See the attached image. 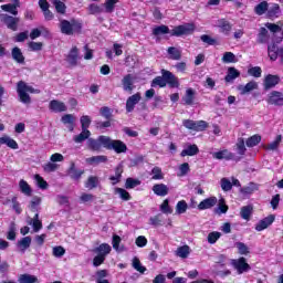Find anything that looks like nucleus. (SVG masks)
Here are the masks:
<instances>
[{
	"instance_id": "1",
	"label": "nucleus",
	"mask_w": 283,
	"mask_h": 283,
	"mask_svg": "<svg viewBox=\"0 0 283 283\" xmlns=\"http://www.w3.org/2000/svg\"><path fill=\"white\" fill-rule=\"evenodd\" d=\"M192 32H196V24L193 23L180 24L172 30H169V27L165 24L153 29L154 36H160L161 34H170V36H189Z\"/></svg>"
},
{
	"instance_id": "2",
	"label": "nucleus",
	"mask_w": 283,
	"mask_h": 283,
	"mask_svg": "<svg viewBox=\"0 0 283 283\" xmlns=\"http://www.w3.org/2000/svg\"><path fill=\"white\" fill-rule=\"evenodd\" d=\"M214 209V213H227L229 211V206H227V201L224 198H220L218 200L217 197H209L207 199H203L197 207L199 211H205L206 209Z\"/></svg>"
},
{
	"instance_id": "3",
	"label": "nucleus",
	"mask_w": 283,
	"mask_h": 283,
	"mask_svg": "<svg viewBox=\"0 0 283 283\" xmlns=\"http://www.w3.org/2000/svg\"><path fill=\"white\" fill-rule=\"evenodd\" d=\"M17 92H18L20 102L24 103V105H30L32 103V98L30 97V94H41L40 90H35L34 87L28 85V83H25L24 81L18 82Z\"/></svg>"
},
{
	"instance_id": "4",
	"label": "nucleus",
	"mask_w": 283,
	"mask_h": 283,
	"mask_svg": "<svg viewBox=\"0 0 283 283\" xmlns=\"http://www.w3.org/2000/svg\"><path fill=\"white\" fill-rule=\"evenodd\" d=\"M60 30L62 34H66V36H72L74 32H77L80 34V32L83 30V23L75 19H72L71 21L61 20Z\"/></svg>"
},
{
	"instance_id": "5",
	"label": "nucleus",
	"mask_w": 283,
	"mask_h": 283,
	"mask_svg": "<svg viewBox=\"0 0 283 283\" xmlns=\"http://www.w3.org/2000/svg\"><path fill=\"white\" fill-rule=\"evenodd\" d=\"M106 149H113L115 154H127V144L120 139H112L107 136Z\"/></svg>"
},
{
	"instance_id": "6",
	"label": "nucleus",
	"mask_w": 283,
	"mask_h": 283,
	"mask_svg": "<svg viewBox=\"0 0 283 283\" xmlns=\"http://www.w3.org/2000/svg\"><path fill=\"white\" fill-rule=\"evenodd\" d=\"M107 149V136L101 135L97 139L88 138L87 148L91 151H101V149Z\"/></svg>"
},
{
	"instance_id": "7",
	"label": "nucleus",
	"mask_w": 283,
	"mask_h": 283,
	"mask_svg": "<svg viewBox=\"0 0 283 283\" xmlns=\"http://www.w3.org/2000/svg\"><path fill=\"white\" fill-rule=\"evenodd\" d=\"M0 21L1 23H4L9 30H12L13 32H17L19 30V18H14L12 15L2 13L0 14Z\"/></svg>"
},
{
	"instance_id": "8",
	"label": "nucleus",
	"mask_w": 283,
	"mask_h": 283,
	"mask_svg": "<svg viewBox=\"0 0 283 283\" xmlns=\"http://www.w3.org/2000/svg\"><path fill=\"white\" fill-rule=\"evenodd\" d=\"M83 174H85V170L76 168V164L71 161L70 167L66 170V175L70 176L71 180H74V182H80Z\"/></svg>"
},
{
	"instance_id": "9",
	"label": "nucleus",
	"mask_w": 283,
	"mask_h": 283,
	"mask_svg": "<svg viewBox=\"0 0 283 283\" xmlns=\"http://www.w3.org/2000/svg\"><path fill=\"white\" fill-rule=\"evenodd\" d=\"M161 75L164 76L166 85H169V87H180V82L178 81V77L170 71L163 69Z\"/></svg>"
},
{
	"instance_id": "10",
	"label": "nucleus",
	"mask_w": 283,
	"mask_h": 283,
	"mask_svg": "<svg viewBox=\"0 0 283 283\" xmlns=\"http://www.w3.org/2000/svg\"><path fill=\"white\" fill-rule=\"evenodd\" d=\"M266 102L269 105H275V107H283V93L279 91H272L268 95Z\"/></svg>"
},
{
	"instance_id": "11",
	"label": "nucleus",
	"mask_w": 283,
	"mask_h": 283,
	"mask_svg": "<svg viewBox=\"0 0 283 283\" xmlns=\"http://www.w3.org/2000/svg\"><path fill=\"white\" fill-rule=\"evenodd\" d=\"M282 39L283 34L281 33V36L276 38L271 44L268 45V55L270 60L277 61V52H280V49L277 48L276 43H282Z\"/></svg>"
},
{
	"instance_id": "12",
	"label": "nucleus",
	"mask_w": 283,
	"mask_h": 283,
	"mask_svg": "<svg viewBox=\"0 0 283 283\" xmlns=\"http://www.w3.org/2000/svg\"><path fill=\"white\" fill-rule=\"evenodd\" d=\"M275 222V214H270L263 219H261L256 224H255V231H264V229H269L271 224Z\"/></svg>"
},
{
	"instance_id": "13",
	"label": "nucleus",
	"mask_w": 283,
	"mask_h": 283,
	"mask_svg": "<svg viewBox=\"0 0 283 283\" xmlns=\"http://www.w3.org/2000/svg\"><path fill=\"white\" fill-rule=\"evenodd\" d=\"M275 85H280V76L272 74L266 75L263 82V87L265 92H269V90H273Z\"/></svg>"
},
{
	"instance_id": "14",
	"label": "nucleus",
	"mask_w": 283,
	"mask_h": 283,
	"mask_svg": "<svg viewBox=\"0 0 283 283\" xmlns=\"http://www.w3.org/2000/svg\"><path fill=\"white\" fill-rule=\"evenodd\" d=\"M233 266L240 274L247 273V271H251V265L247 263V259L244 256H241L238 260H233Z\"/></svg>"
},
{
	"instance_id": "15",
	"label": "nucleus",
	"mask_w": 283,
	"mask_h": 283,
	"mask_svg": "<svg viewBox=\"0 0 283 283\" xmlns=\"http://www.w3.org/2000/svg\"><path fill=\"white\" fill-rule=\"evenodd\" d=\"M140 98H143V96L140 95V93H136L132 96H129L126 101V112L128 114H130V112H134L136 105H138V103H140Z\"/></svg>"
},
{
	"instance_id": "16",
	"label": "nucleus",
	"mask_w": 283,
	"mask_h": 283,
	"mask_svg": "<svg viewBox=\"0 0 283 283\" xmlns=\"http://www.w3.org/2000/svg\"><path fill=\"white\" fill-rule=\"evenodd\" d=\"M78 48L73 46L66 55L65 61L71 65V67H76V65H78Z\"/></svg>"
},
{
	"instance_id": "17",
	"label": "nucleus",
	"mask_w": 283,
	"mask_h": 283,
	"mask_svg": "<svg viewBox=\"0 0 283 283\" xmlns=\"http://www.w3.org/2000/svg\"><path fill=\"white\" fill-rule=\"evenodd\" d=\"M212 157L217 160H233L235 158V155L228 149L220 150L212 154Z\"/></svg>"
},
{
	"instance_id": "18",
	"label": "nucleus",
	"mask_w": 283,
	"mask_h": 283,
	"mask_svg": "<svg viewBox=\"0 0 283 283\" xmlns=\"http://www.w3.org/2000/svg\"><path fill=\"white\" fill-rule=\"evenodd\" d=\"M196 101V90L193 88H188L185 93V95L181 98V102L184 103V105H193Z\"/></svg>"
},
{
	"instance_id": "19",
	"label": "nucleus",
	"mask_w": 283,
	"mask_h": 283,
	"mask_svg": "<svg viewBox=\"0 0 283 283\" xmlns=\"http://www.w3.org/2000/svg\"><path fill=\"white\" fill-rule=\"evenodd\" d=\"M282 14V9L280 8V4L272 3L270 7L268 6V18L269 19H277Z\"/></svg>"
},
{
	"instance_id": "20",
	"label": "nucleus",
	"mask_w": 283,
	"mask_h": 283,
	"mask_svg": "<svg viewBox=\"0 0 283 283\" xmlns=\"http://www.w3.org/2000/svg\"><path fill=\"white\" fill-rule=\"evenodd\" d=\"M122 85L124 92H133L134 91V75L127 74L122 80Z\"/></svg>"
},
{
	"instance_id": "21",
	"label": "nucleus",
	"mask_w": 283,
	"mask_h": 283,
	"mask_svg": "<svg viewBox=\"0 0 283 283\" xmlns=\"http://www.w3.org/2000/svg\"><path fill=\"white\" fill-rule=\"evenodd\" d=\"M197 154H200V149L198 148V145L196 144H189L181 153L180 157L185 158V156H197Z\"/></svg>"
},
{
	"instance_id": "22",
	"label": "nucleus",
	"mask_w": 283,
	"mask_h": 283,
	"mask_svg": "<svg viewBox=\"0 0 283 283\" xmlns=\"http://www.w3.org/2000/svg\"><path fill=\"white\" fill-rule=\"evenodd\" d=\"M49 107L52 112L61 113V112H67V106L63 102H59L56 99H53L50 102Z\"/></svg>"
},
{
	"instance_id": "23",
	"label": "nucleus",
	"mask_w": 283,
	"mask_h": 283,
	"mask_svg": "<svg viewBox=\"0 0 283 283\" xmlns=\"http://www.w3.org/2000/svg\"><path fill=\"white\" fill-rule=\"evenodd\" d=\"M270 39H271V35H269V30H266V28L262 27L259 30V33L256 36V43L266 44V43H269Z\"/></svg>"
},
{
	"instance_id": "24",
	"label": "nucleus",
	"mask_w": 283,
	"mask_h": 283,
	"mask_svg": "<svg viewBox=\"0 0 283 283\" xmlns=\"http://www.w3.org/2000/svg\"><path fill=\"white\" fill-rule=\"evenodd\" d=\"M153 191L155 196L165 197L169 193V187L165 184H157L153 186Z\"/></svg>"
},
{
	"instance_id": "25",
	"label": "nucleus",
	"mask_w": 283,
	"mask_h": 283,
	"mask_svg": "<svg viewBox=\"0 0 283 283\" xmlns=\"http://www.w3.org/2000/svg\"><path fill=\"white\" fill-rule=\"evenodd\" d=\"M11 55L13 61L19 63L20 65H23V63H25V56H23V52H21V49H19V46L12 49Z\"/></svg>"
},
{
	"instance_id": "26",
	"label": "nucleus",
	"mask_w": 283,
	"mask_h": 283,
	"mask_svg": "<svg viewBox=\"0 0 283 283\" xmlns=\"http://www.w3.org/2000/svg\"><path fill=\"white\" fill-rule=\"evenodd\" d=\"M95 253H97V255H103L104 258H107V255L112 253V245L108 243H102L97 248H95Z\"/></svg>"
},
{
	"instance_id": "27",
	"label": "nucleus",
	"mask_w": 283,
	"mask_h": 283,
	"mask_svg": "<svg viewBox=\"0 0 283 283\" xmlns=\"http://www.w3.org/2000/svg\"><path fill=\"white\" fill-rule=\"evenodd\" d=\"M120 178H123V164L117 165L115 168V176H111L109 180H112V185H118L120 182Z\"/></svg>"
},
{
	"instance_id": "28",
	"label": "nucleus",
	"mask_w": 283,
	"mask_h": 283,
	"mask_svg": "<svg viewBox=\"0 0 283 283\" xmlns=\"http://www.w3.org/2000/svg\"><path fill=\"white\" fill-rule=\"evenodd\" d=\"M19 283H39V277L32 274H20L18 277Z\"/></svg>"
},
{
	"instance_id": "29",
	"label": "nucleus",
	"mask_w": 283,
	"mask_h": 283,
	"mask_svg": "<svg viewBox=\"0 0 283 283\" xmlns=\"http://www.w3.org/2000/svg\"><path fill=\"white\" fill-rule=\"evenodd\" d=\"M240 76V71H238L235 67H229L228 74L224 77L226 83H233L235 78Z\"/></svg>"
},
{
	"instance_id": "30",
	"label": "nucleus",
	"mask_w": 283,
	"mask_h": 283,
	"mask_svg": "<svg viewBox=\"0 0 283 283\" xmlns=\"http://www.w3.org/2000/svg\"><path fill=\"white\" fill-rule=\"evenodd\" d=\"M0 145H7V147H10V149H19V144H17V140L8 136L0 138Z\"/></svg>"
},
{
	"instance_id": "31",
	"label": "nucleus",
	"mask_w": 283,
	"mask_h": 283,
	"mask_svg": "<svg viewBox=\"0 0 283 283\" xmlns=\"http://www.w3.org/2000/svg\"><path fill=\"white\" fill-rule=\"evenodd\" d=\"M218 28H220L221 32L223 34H229L231 32V23L224 19H220L217 22Z\"/></svg>"
},
{
	"instance_id": "32",
	"label": "nucleus",
	"mask_w": 283,
	"mask_h": 283,
	"mask_svg": "<svg viewBox=\"0 0 283 283\" xmlns=\"http://www.w3.org/2000/svg\"><path fill=\"white\" fill-rule=\"evenodd\" d=\"M253 90H258V84L254 81L249 82L244 86H239V91L242 95L249 94V92H253Z\"/></svg>"
},
{
	"instance_id": "33",
	"label": "nucleus",
	"mask_w": 283,
	"mask_h": 283,
	"mask_svg": "<svg viewBox=\"0 0 283 283\" xmlns=\"http://www.w3.org/2000/svg\"><path fill=\"white\" fill-rule=\"evenodd\" d=\"M166 220L163 218V214H156L149 219V224L153 227H163L165 226Z\"/></svg>"
},
{
	"instance_id": "34",
	"label": "nucleus",
	"mask_w": 283,
	"mask_h": 283,
	"mask_svg": "<svg viewBox=\"0 0 283 283\" xmlns=\"http://www.w3.org/2000/svg\"><path fill=\"white\" fill-rule=\"evenodd\" d=\"M167 52L172 61H180L182 59V52L175 46L168 48Z\"/></svg>"
},
{
	"instance_id": "35",
	"label": "nucleus",
	"mask_w": 283,
	"mask_h": 283,
	"mask_svg": "<svg viewBox=\"0 0 283 283\" xmlns=\"http://www.w3.org/2000/svg\"><path fill=\"white\" fill-rule=\"evenodd\" d=\"M74 120H76V117L72 114H65L64 116H62L61 122L64 125H71L70 127V132H74Z\"/></svg>"
},
{
	"instance_id": "36",
	"label": "nucleus",
	"mask_w": 283,
	"mask_h": 283,
	"mask_svg": "<svg viewBox=\"0 0 283 283\" xmlns=\"http://www.w3.org/2000/svg\"><path fill=\"white\" fill-rule=\"evenodd\" d=\"M20 191L21 193H24V196H32V187L28 184V181L21 179L19 182Z\"/></svg>"
},
{
	"instance_id": "37",
	"label": "nucleus",
	"mask_w": 283,
	"mask_h": 283,
	"mask_svg": "<svg viewBox=\"0 0 283 283\" xmlns=\"http://www.w3.org/2000/svg\"><path fill=\"white\" fill-rule=\"evenodd\" d=\"M254 12L259 17H262V14H264L265 12H269V2L263 1L259 4H256L255 8H254Z\"/></svg>"
},
{
	"instance_id": "38",
	"label": "nucleus",
	"mask_w": 283,
	"mask_h": 283,
	"mask_svg": "<svg viewBox=\"0 0 283 283\" xmlns=\"http://www.w3.org/2000/svg\"><path fill=\"white\" fill-rule=\"evenodd\" d=\"M90 136H92L90 130L82 129V133L74 137V143H85V140H90Z\"/></svg>"
},
{
	"instance_id": "39",
	"label": "nucleus",
	"mask_w": 283,
	"mask_h": 283,
	"mask_svg": "<svg viewBox=\"0 0 283 283\" xmlns=\"http://www.w3.org/2000/svg\"><path fill=\"white\" fill-rule=\"evenodd\" d=\"M90 165H101V163H107V156L105 155H98V156H93L86 159Z\"/></svg>"
},
{
	"instance_id": "40",
	"label": "nucleus",
	"mask_w": 283,
	"mask_h": 283,
	"mask_svg": "<svg viewBox=\"0 0 283 283\" xmlns=\"http://www.w3.org/2000/svg\"><path fill=\"white\" fill-rule=\"evenodd\" d=\"M30 244H32V237H24L18 241V247L21 249V251L30 249Z\"/></svg>"
},
{
	"instance_id": "41",
	"label": "nucleus",
	"mask_w": 283,
	"mask_h": 283,
	"mask_svg": "<svg viewBox=\"0 0 283 283\" xmlns=\"http://www.w3.org/2000/svg\"><path fill=\"white\" fill-rule=\"evenodd\" d=\"M207 127H209V124L205 120L192 122V132H205Z\"/></svg>"
},
{
	"instance_id": "42",
	"label": "nucleus",
	"mask_w": 283,
	"mask_h": 283,
	"mask_svg": "<svg viewBox=\"0 0 283 283\" xmlns=\"http://www.w3.org/2000/svg\"><path fill=\"white\" fill-rule=\"evenodd\" d=\"M261 142H262V136L253 135L247 139L245 145L247 147H256V145H260Z\"/></svg>"
},
{
	"instance_id": "43",
	"label": "nucleus",
	"mask_w": 283,
	"mask_h": 283,
	"mask_svg": "<svg viewBox=\"0 0 283 283\" xmlns=\"http://www.w3.org/2000/svg\"><path fill=\"white\" fill-rule=\"evenodd\" d=\"M119 0H106L104 3L105 12L107 14H112L114 10L116 9V3H118Z\"/></svg>"
},
{
	"instance_id": "44",
	"label": "nucleus",
	"mask_w": 283,
	"mask_h": 283,
	"mask_svg": "<svg viewBox=\"0 0 283 283\" xmlns=\"http://www.w3.org/2000/svg\"><path fill=\"white\" fill-rule=\"evenodd\" d=\"M40 205H41V197H33L30 203V211H32L33 213L41 211Z\"/></svg>"
},
{
	"instance_id": "45",
	"label": "nucleus",
	"mask_w": 283,
	"mask_h": 283,
	"mask_svg": "<svg viewBox=\"0 0 283 283\" xmlns=\"http://www.w3.org/2000/svg\"><path fill=\"white\" fill-rule=\"evenodd\" d=\"M52 4L54 6L56 12H59V14H65V3H63V1L61 0H51Z\"/></svg>"
},
{
	"instance_id": "46",
	"label": "nucleus",
	"mask_w": 283,
	"mask_h": 283,
	"mask_svg": "<svg viewBox=\"0 0 283 283\" xmlns=\"http://www.w3.org/2000/svg\"><path fill=\"white\" fill-rule=\"evenodd\" d=\"M190 248L189 245H182L177 249L178 258H182L184 260L189 258Z\"/></svg>"
},
{
	"instance_id": "47",
	"label": "nucleus",
	"mask_w": 283,
	"mask_h": 283,
	"mask_svg": "<svg viewBox=\"0 0 283 283\" xmlns=\"http://www.w3.org/2000/svg\"><path fill=\"white\" fill-rule=\"evenodd\" d=\"M32 227H33L34 233H39V230L43 229V222L39 220V213H35L32 219Z\"/></svg>"
},
{
	"instance_id": "48",
	"label": "nucleus",
	"mask_w": 283,
	"mask_h": 283,
	"mask_svg": "<svg viewBox=\"0 0 283 283\" xmlns=\"http://www.w3.org/2000/svg\"><path fill=\"white\" fill-rule=\"evenodd\" d=\"M140 186V179H134L128 177L125 182V189H135V187Z\"/></svg>"
},
{
	"instance_id": "49",
	"label": "nucleus",
	"mask_w": 283,
	"mask_h": 283,
	"mask_svg": "<svg viewBox=\"0 0 283 283\" xmlns=\"http://www.w3.org/2000/svg\"><path fill=\"white\" fill-rule=\"evenodd\" d=\"M153 180H163L165 178V174H163V169L158 166L151 169Z\"/></svg>"
},
{
	"instance_id": "50",
	"label": "nucleus",
	"mask_w": 283,
	"mask_h": 283,
	"mask_svg": "<svg viewBox=\"0 0 283 283\" xmlns=\"http://www.w3.org/2000/svg\"><path fill=\"white\" fill-rule=\"evenodd\" d=\"M86 189H96L98 187V177L91 176L85 182Z\"/></svg>"
},
{
	"instance_id": "51",
	"label": "nucleus",
	"mask_w": 283,
	"mask_h": 283,
	"mask_svg": "<svg viewBox=\"0 0 283 283\" xmlns=\"http://www.w3.org/2000/svg\"><path fill=\"white\" fill-rule=\"evenodd\" d=\"M133 269H135V271H138V273H145V271H147V268L143 266V264L140 263V259H138L137 256L133 259Z\"/></svg>"
},
{
	"instance_id": "52",
	"label": "nucleus",
	"mask_w": 283,
	"mask_h": 283,
	"mask_svg": "<svg viewBox=\"0 0 283 283\" xmlns=\"http://www.w3.org/2000/svg\"><path fill=\"white\" fill-rule=\"evenodd\" d=\"M223 63H238V59L233 52H226L222 56Z\"/></svg>"
},
{
	"instance_id": "53",
	"label": "nucleus",
	"mask_w": 283,
	"mask_h": 283,
	"mask_svg": "<svg viewBox=\"0 0 283 283\" xmlns=\"http://www.w3.org/2000/svg\"><path fill=\"white\" fill-rule=\"evenodd\" d=\"M167 87L164 75L157 76L151 82V87Z\"/></svg>"
},
{
	"instance_id": "54",
	"label": "nucleus",
	"mask_w": 283,
	"mask_h": 283,
	"mask_svg": "<svg viewBox=\"0 0 283 283\" xmlns=\"http://www.w3.org/2000/svg\"><path fill=\"white\" fill-rule=\"evenodd\" d=\"M221 235H222V233H220L218 231L210 232L208 234L209 244H216L220 240Z\"/></svg>"
},
{
	"instance_id": "55",
	"label": "nucleus",
	"mask_w": 283,
	"mask_h": 283,
	"mask_svg": "<svg viewBox=\"0 0 283 283\" xmlns=\"http://www.w3.org/2000/svg\"><path fill=\"white\" fill-rule=\"evenodd\" d=\"M1 10H3L4 12H10V14H13L14 17L19 14V11L15 9V7L12 3L2 4Z\"/></svg>"
},
{
	"instance_id": "56",
	"label": "nucleus",
	"mask_w": 283,
	"mask_h": 283,
	"mask_svg": "<svg viewBox=\"0 0 283 283\" xmlns=\"http://www.w3.org/2000/svg\"><path fill=\"white\" fill-rule=\"evenodd\" d=\"M115 193H118L122 200H132V196L123 188H115Z\"/></svg>"
},
{
	"instance_id": "57",
	"label": "nucleus",
	"mask_w": 283,
	"mask_h": 283,
	"mask_svg": "<svg viewBox=\"0 0 283 283\" xmlns=\"http://www.w3.org/2000/svg\"><path fill=\"white\" fill-rule=\"evenodd\" d=\"M235 247H237L240 255H249L250 251H249V247H247V244H244L243 242H237Z\"/></svg>"
},
{
	"instance_id": "58",
	"label": "nucleus",
	"mask_w": 283,
	"mask_h": 283,
	"mask_svg": "<svg viewBox=\"0 0 283 283\" xmlns=\"http://www.w3.org/2000/svg\"><path fill=\"white\" fill-rule=\"evenodd\" d=\"M265 28H268V30H270V32H272L273 34H283L282 33V27L275 24V23H266Z\"/></svg>"
},
{
	"instance_id": "59",
	"label": "nucleus",
	"mask_w": 283,
	"mask_h": 283,
	"mask_svg": "<svg viewBox=\"0 0 283 283\" xmlns=\"http://www.w3.org/2000/svg\"><path fill=\"white\" fill-rule=\"evenodd\" d=\"M80 123L82 125V129L88 130L90 125H92V118H90L87 115H83L80 119Z\"/></svg>"
},
{
	"instance_id": "60",
	"label": "nucleus",
	"mask_w": 283,
	"mask_h": 283,
	"mask_svg": "<svg viewBox=\"0 0 283 283\" xmlns=\"http://www.w3.org/2000/svg\"><path fill=\"white\" fill-rule=\"evenodd\" d=\"M187 209H189V205L187 203V201H185V200L178 201V203L176 206L177 213H185L187 211Z\"/></svg>"
},
{
	"instance_id": "61",
	"label": "nucleus",
	"mask_w": 283,
	"mask_h": 283,
	"mask_svg": "<svg viewBox=\"0 0 283 283\" xmlns=\"http://www.w3.org/2000/svg\"><path fill=\"white\" fill-rule=\"evenodd\" d=\"M248 74H250V76H254V78H260V76H262V67L253 66L248 70Z\"/></svg>"
},
{
	"instance_id": "62",
	"label": "nucleus",
	"mask_w": 283,
	"mask_h": 283,
	"mask_svg": "<svg viewBox=\"0 0 283 283\" xmlns=\"http://www.w3.org/2000/svg\"><path fill=\"white\" fill-rule=\"evenodd\" d=\"M90 14H101L103 13V8L96 3H91L87 8Z\"/></svg>"
},
{
	"instance_id": "63",
	"label": "nucleus",
	"mask_w": 283,
	"mask_h": 283,
	"mask_svg": "<svg viewBox=\"0 0 283 283\" xmlns=\"http://www.w3.org/2000/svg\"><path fill=\"white\" fill-rule=\"evenodd\" d=\"M99 114L101 116H103V118H105L106 120H111L112 119V109L107 106H103L99 109Z\"/></svg>"
},
{
	"instance_id": "64",
	"label": "nucleus",
	"mask_w": 283,
	"mask_h": 283,
	"mask_svg": "<svg viewBox=\"0 0 283 283\" xmlns=\"http://www.w3.org/2000/svg\"><path fill=\"white\" fill-rule=\"evenodd\" d=\"M221 189H223L224 191H231V189H233V184L228 178H222Z\"/></svg>"
}]
</instances>
